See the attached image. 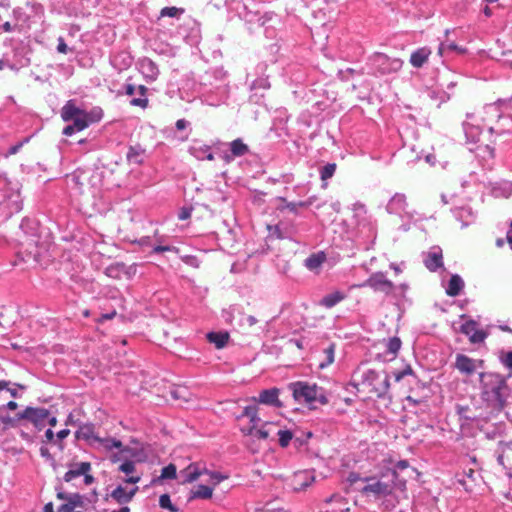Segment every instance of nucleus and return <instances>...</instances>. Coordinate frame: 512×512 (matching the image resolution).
Returning <instances> with one entry per match:
<instances>
[{
  "mask_svg": "<svg viewBox=\"0 0 512 512\" xmlns=\"http://www.w3.org/2000/svg\"><path fill=\"white\" fill-rule=\"evenodd\" d=\"M20 228L26 236L24 242H21V248L16 252V261L14 264L21 262L31 267L43 265L48 257L49 243L41 240V227L37 220L24 218L21 221Z\"/></svg>",
  "mask_w": 512,
  "mask_h": 512,
  "instance_id": "obj_1",
  "label": "nucleus"
},
{
  "mask_svg": "<svg viewBox=\"0 0 512 512\" xmlns=\"http://www.w3.org/2000/svg\"><path fill=\"white\" fill-rule=\"evenodd\" d=\"M379 377L380 375L376 370L368 369L362 375V383L371 386V392L375 393L378 398L384 399L390 388V377L385 373V378L377 384Z\"/></svg>",
  "mask_w": 512,
  "mask_h": 512,
  "instance_id": "obj_7",
  "label": "nucleus"
},
{
  "mask_svg": "<svg viewBox=\"0 0 512 512\" xmlns=\"http://www.w3.org/2000/svg\"><path fill=\"white\" fill-rule=\"evenodd\" d=\"M456 411L462 436L475 437L480 430V407L472 399L470 403L457 404Z\"/></svg>",
  "mask_w": 512,
  "mask_h": 512,
  "instance_id": "obj_5",
  "label": "nucleus"
},
{
  "mask_svg": "<svg viewBox=\"0 0 512 512\" xmlns=\"http://www.w3.org/2000/svg\"><path fill=\"white\" fill-rule=\"evenodd\" d=\"M497 452V462L500 465L506 467V462L508 465H512V440L509 442L499 441Z\"/></svg>",
  "mask_w": 512,
  "mask_h": 512,
  "instance_id": "obj_32",
  "label": "nucleus"
},
{
  "mask_svg": "<svg viewBox=\"0 0 512 512\" xmlns=\"http://www.w3.org/2000/svg\"><path fill=\"white\" fill-rule=\"evenodd\" d=\"M139 71L145 79L154 81L159 75L157 64L148 57H143L138 61Z\"/></svg>",
  "mask_w": 512,
  "mask_h": 512,
  "instance_id": "obj_24",
  "label": "nucleus"
},
{
  "mask_svg": "<svg viewBox=\"0 0 512 512\" xmlns=\"http://www.w3.org/2000/svg\"><path fill=\"white\" fill-rule=\"evenodd\" d=\"M464 288V281L458 274L451 275L447 287L446 294L450 297L458 296Z\"/></svg>",
  "mask_w": 512,
  "mask_h": 512,
  "instance_id": "obj_38",
  "label": "nucleus"
},
{
  "mask_svg": "<svg viewBox=\"0 0 512 512\" xmlns=\"http://www.w3.org/2000/svg\"><path fill=\"white\" fill-rule=\"evenodd\" d=\"M152 480H177V466L173 463L164 466L161 474L153 477Z\"/></svg>",
  "mask_w": 512,
  "mask_h": 512,
  "instance_id": "obj_47",
  "label": "nucleus"
},
{
  "mask_svg": "<svg viewBox=\"0 0 512 512\" xmlns=\"http://www.w3.org/2000/svg\"><path fill=\"white\" fill-rule=\"evenodd\" d=\"M179 474L182 480H197L203 475L209 476V480H227L229 478L227 474L208 469L205 462L190 463L187 467L181 469Z\"/></svg>",
  "mask_w": 512,
  "mask_h": 512,
  "instance_id": "obj_6",
  "label": "nucleus"
},
{
  "mask_svg": "<svg viewBox=\"0 0 512 512\" xmlns=\"http://www.w3.org/2000/svg\"><path fill=\"white\" fill-rule=\"evenodd\" d=\"M382 478L396 480L397 469L392 459L384 462V464L380 467L377 475L361 477L359 474L351 472L346 480H381Z\"/></svg>",
  "mask_w": 512,
  "mask_h": 512,
  "instance_id": "obj_13",
  "label": "nucleus"
},
{
  "mask_svg": "<svg viewBox=\"0 0 512 512\" xmlns=\"http://www.w3.org/2000/svg\"><path fill=\"white\" fill-rule=\"evenodd\" d=\"M118 471L126 475V477L122 478V480H141V476L132 475L135 472V463L131 459L124 458V460L118 467Z\"/></svg>",
  "mask_w": 512,
  "mask_h": 512,
  "instance_id": "obj_41",
  "label": "nucleus"
},
{
  "mask_svg": "<svg viewBox=\"0 0 512 512\" xmlns=\"http://www.w3.org/2000/svg\"><path fill=\"white\" fill-rule=\"evenodd\" d=\"M445 51L456 52L457 54L462 55V54L467 53V48L459 46L454 42H449V43L441 42L438 47V54L440 56H443Z\"/></svg>",
  "mask_w": 512,
  "mask_h": 512,
  "instance_id": "obj_49",
  "label": "nucleus"
},
{
  "mask_svg": "<svg viewBox=\"0 0 512 512\" xmlns=\"http://www.w3.org/2000/svg\"><path fill=\"white\" fill-rule=\"evenodd\" d=\"M280 389L277 387L263 389L260 391L258 397H252V401L256 404H264L275 408H282L284 403L279 399Z\"/></svg>",
  "mask_w": 512,
  "mask_h": 512,
  "instance_id": "obj_17",
  "label": "nucleus"
},
{
  "mask_svg": "<svg viewBox=\"0 0 512 512\" xmlns=\"http://www.w3.org/2000/svg\"><path fill=\"white\" fill-rule=\"evenodd\" d=\"M180 259L186 265H189V266H191L193 268H199L200 267V260L195 255H180Z\"/></svg>",
  "mask_w": 512,
  "mask_h": 512,
  "instance_id": "obj_58",
  "label": "nucleus"
},
{
  "mask_svg": "<svg viewBox=\"0 0 512 512\" xmlns=\"http://www.w3.org/2000/svg\"><path fill=\"white\" fill-rule=\"evenodd\" d=\"M214 488L208 485L200 484L191 490L190 499H209L212 496Z\"/></svg>",
  "mask_w": 512,
  "mask_h": 512,
  "instance_id": "obj_46",
  "label": "nucleus"
},
{
  "mask_svg": "<svg viewBox=\"0 0 512 512\" xmlns=\"http://www.w3.org/2000/svg\"><path fill=\"white\" fill-rule=\"evenodd\" d=\"M124 458L134 461V463H144L148 461V452L145 446L132 447L131 445H124L120 450Z\"/></svg>",
  "mask_w": 512,
  "mask_h": 512,
  "instance_id": "obj_23",
  "label": "nucleus"
},
{
  "mask_svg": "<svg viewBox=\"0 0 512 512\" xmlns=\"http://www.w3.org/2000/svg\"><path fill=\"white\" fill-rule=\"evenodd\" d=\"M455 367L460 373L469 376L475 372L476 363L474 359L459 353L456 355Z\"/></svg>",
  "mask_w": 512,
  "mask_h": 512,
  "instance_id": "obj_27",
  "label": "nucleus"
},
{
  "mask_svg": "<svg viewBox=\"0 0 512 512\" xmlns=\"http://www.w3.org/2000/svg\"><path fill=\"white\" fill-rule=\"evenodd\" d=\"M61 119L68 123L63 130L64 136H72L81 132L89 126L99 123L104 111L100 106H94L89 111L77 105L76 99H69L60 110Z\"/></svg>",
  "mask_w": 512,
  "mask_h": 512,
  "instance_id": "obj_2",
  "label": "nucleus"
},
{
  "mask_svg": "<svg viewBox=\"0 0 512 512\" xmlns=\"http://www.w3.org/2000/svg\"><path fill=\"white\" fill-rule=\"evenodd\" d=\"M16 193H20L19 183L8 179L6 173H0V198H7Z\"/></svg>",
  "mask_w": 512,
  "mask_h": 512,
  "instance_id": "obj_28",
  "label": "nucleus"
},
{
  "mask_svg": "<svg viewBox=\"0 0 512 512\" xmlns=\"http://www.w3.org/2000/svg\"><path fill=\"white\" fill-rule=\"evenodd\" d=\"M70 434V430L68 428L62 429L55 434V445L59 448L60 451H63L65 445L63 440L66 439Z\"/></svg>",
  "mask_w": 512,
  "mask_h": 512,
  "instance_id": "obj_57",
  "label": "nucleus"
},
{
  "mask_svg": "<svg viewBox=\"0 0 512 512\" xmlns=\"http://www.w3.org/2000/svg\"><path fill=\"white\" fill-rule=\"evenodd\" d=\"M147 157L146 149L141 144L129 145L126 153L128 164L143 165Z\"/></svg>",
  "mask_w": 512,
  "mask_h": 512,
  "instance_id": "obj_25",
  "label": "nucleus"
},
{
  "mask_svg": "<svg viewBox=\"0 0 512 512\" xmlns=\"http://www.w3.org/2000/svg\"><path fill=\"white\" fill-rule=\"evenodd\" d=\"M136 91L138 92V94L141 97L132 98L130 100V105L136 106V107H141L143 109L147 108L148 104H149V100L146 96L147 92H148V88L145 85H139L138 87H136Z\"/></svg>",
  "mask_w": 512,
  "mask_h": 512,
  "instance_id": "obj_45",
  "label": "nucleus"
},
{
  "mask_svg": "<svg viewBox=\"0 0 512 512\" xmlns=\"http://www.w3.org/2000/svg\"><path fill=\"white\" fill-rule=\"evenodd\" d=\"M346 298V294L343 291L336 290L332 293L326 294L321 300L320 305L326 308H332L339 302Z\"/></svg>",
  "mask_w": 512,
  "mask_h": 512,
  "instance_id": "obj_40",
  "label": "nucleus"
},
{
  "mask_svg": "<svg viewBox=\"0 0 512 512\" xmlns=\"http://www.w3.org/2000/svg\"><path fill=\"white\" fill-rule=\"evenodd\" d=\"M23 207V200L20 193L11 194L7 198H0V222L11 218L20 212Z\"/></svg>",
  "mask_w": 512,
  "mask_h": 512,
  "instance_id": "obj_10",
  "label": "nucleus"
},
{
  "mask_svg": "<svg viewBox=\"0 0 512 512\" xmlns=\"http://www.w3.org/2000/svg\"><path fill=\"white\" fill-rule=\"evenodd\" d=\"M402 345V341L399 337L394 336L388 339L386 345V352L392 354L394 357L400 350Z\"/></svg>",
  "mask_w": 512,
  "mask_h": 512,
  "instance_id": "obj_52",
  "label": "nucleus"
},
{
  "mask_svg": "<svg viewBox=\"0 0 512 512\" xmlns=\"http://www.w3.org/2000/svg\"><path fill=\"white\" fill-rule=\"evenodd\" d=\"M229 146H230L231 155H225V157H224L225 160L228 162L235 157H242V156L248 154L250 151L248 145L245 144L241 138H237V139L233 140L229 144Z\"/></svg>",
  "mask_w": 512,
  "mask_h": 512,
  "instance_id": "obj_33",
  "label": "nucleus"
},
{
  "mask_svg": "<svg viewBox=\"0 0 512 512\" xmlns=\"http://www.w3.org/2000/svg\"><path fill=\"white\" fill-rule=\"evenodd\" d=\"M185 13L184 8H178V7H164L160 11V18L162 17H170V18H176L179 19L181 15Z\"/></svg>",
  "mask_w": 512,
  "mask_h": 512,
  "instance_id": "obj_50",
  "label": "nucleus"
},
{
  "mask_svg": "<svg viewBox=\"0 0 512 512\" xmlns=\"http://www.w3.org/2000/svg\"><path fill=\"white\" fill-rule=\"evenodd\" d=\"M251 90H267L270 88V82L268 77H258L254 79L250 84Z\"/></svg>",
  "mask_w": 512,
  "mask_h": 512,
  "instance_id": "obj_54",
  "label": "nucleus"
},
{
  "mask_svg": "<svg viewBox=\"0 0 512 512\" xmlns=\"http://www.w3.org/2000/svg\"><path fill=\"white\" fill-rule=\"evenodd\" d=\"M152 250L150 252V254H160V253H163V252H174L176 254H178L180 252V249L176 246H172V245H161V244H157V245H152Z\"/></svg>",
  "mask_w": 512,
  "mask_h": 512,
  "instance_id": "obj_55",
  "label": "nucleus"
},
{
  "mask_svg": "<svg viewBox=\"0 0 512 512\" xmlns=\"http://www.w3.org/2000/svg\"><path fill=\"white\" fill-rule=\"evenodd\" d=\"M336 168V163H327L319 169L320 179L323 182V188L327 187V180L334 176Z\"/></svg>",
  "mask_w": 512,
  "mask_h": 512,
  "instance_id": "obj_48",
  "label": "nucleus"
},
{
  "mask_svg": "<svg viewBox=\"0 0 512 512\" xmlns=\"http://www.w3.org/2000/svg\"><path fill=\"white\" fill-rule=\"evenodd\" d=\"M358 287H369L374 292H381L385 295H390L395 289V284L386 278L384 272L378 271L372 273L363 283L359 284Z\"/></svg>",
  "mask_w": 512,
  "mask_h": 512,
  "instance_id": "obj_8",
  "label": "nucleus"
},
{
  "mask_svg": "<svg viewBox=\"0 0 512 512\" xmlns=\"http://www.w3.org/2000/svg\"><path fill=\"white\" fill-rule=\"evenodd\" d=\"M76 440H84L89 446H95L97 434L95 433V424L92 422L79 423L78 429L74 433Z\"/></svg>",
  "mask_w": 512,
  "mask_h": 512,
  "instance_id": "obj_21",
  "label": "nucleus"
},
{
  "mask_svg": "<svg viewBox=\"0 0 512 512\" xmlns=\"http://www.w3.org/2000/svg\"><path fill=\"white\" fill-rule=\"evenodd\" d=\"M372 61L377 72L381 75L396 73L403 66V61L400 58H391L384 53H375Z\"/></svg>",
  "mask_w": 512,
  "mask_h": 512,
  "instance_id": "obj_9",
  "label": "nucleus"
},
{
  "mask_svg": "<svg viewBox=\"0 0 512 512\" xmlns=\"http://www.w3.org/2000/svg\"><path fill=\"white\" fill-rule=\"evenodd\" d=\"M406 205V197L404 194L396 193L389 200L386 210L390 214L400 213L404 210Z\"/></svg>",
  "mask_w": 512,
  "mask_h": 512,
  "instance_id": "obj_36",
  "label": "nucleus"
},
{
  "mask_svg": "<svg viewBox=\"0 0 512 512\" xmlns=\"http://www.w3.org/2000/svg\"><path fill=\"white\" fill-rule=\"evenodd\" d=\"M130 485H118L110 492V497L118 504L124 505L129 503L139 488L135 485L137 482H125Z\"/></svg>",
  "mask_w": 512,
  "mask_h": 512,
  "instance_id": "obj_15",
  "label": "nucleus"
},
{
  "mask_svg": "<svg viewBox=\"0 0 512 512\" xmlns=\"http://www.w3.org/2000/svg\"><path fill=\"white\" fill-rule=\"evenodd\" d=\"M463 129L466 138L465 144L471 153H475L479 148L478 142L480 140V126L465 121L463 123Z\"/></svg>",
  "mask_w": 512,
  "mask_h": 512,
  "instance_id": "obj_19",
  "label": "nucleus"
},
{
  "mask_svg": "<svg viewBox=\"0 0 512 512\" xmlns=\"http://www.w3.org/2000/svg\"><path fill=\"white\" fill-rule=\"evenodd\" d=\"M252 193H253V202L254 203L261 205L265 202L264 196L267 195L266 192H264L262 190L254 189V190H252Z\"/></svg>",
  "mask_w": 512,
  "mask_h": 512,
  "instance_id": "obj_64",
  "label": "nucleus"
},
{
  "mask_svg": "<svg viewBox=\"0 0 512 512\" xmlns=\"http://www.w3.org/2000/svg\"><path fill=\"white\" fill-rule=\"evenodd\" d=\"M159 506L162 509H167L171 512H178L179 509L171 502L168 494H162L159 498Z\"/></svg>",
  "mask_w": 512,
  "mask_h": 512,
  "instance_id": "obj_56",
  "label": "nucleus"
},
{
  "mask_svg": "<svg viewBox=\"0 0 512 512\" xmlns=\"http://www.w3.org/2000/svg\"><path fill=\"white\" fill-rule=\"evenodd\" d=\"M423 256V263L430 272H436L444 266L442 249L439 246H433Z\"/></svg>",
  "mask_w": 512,
  "mask_h": 512,
  "instance_id": "obj_18",
  "label": "nucleus"
},
{
  "mask_svg": "<svg viewBox=\"0 0 512 512\" xmlns=\"http://www.w3.org/2000/svg\"><path fill=\"white\" fill-rule=\"evenodd\" d=\"M326 260V254L323 251H319L317 253H312L309 255L305 261L304 265L309 270H315L319 268Z\"/></svg>",
  "mask_w": 512,
  "mask_h": 512,
  "instance_id": "obj_42",
  "label": "nucleus"
},
{
  "mask_svg": "<svg viewBox=\"0 0 512 512\" xmlns=\"http://www.w3.org/2000/svg\"><path fill=\"white\" fill-rule=\"evenodd\" d=\"M485 188L494 198H508L512 194V182L506 180L489 182Z\"/></svg>",
  "mask_w": 512,
  "mask_h": 512,
  "instance_id": "obj_22",
  "label": "nucleus"
},
{
  "mask_svg": "<svg viewBox=\"0 0 512 512\" xmlns=\"http://www.w3.org/2000/svg\"><path fill=\"white\" fill-rule=\"evenodd\" d=\"M272 201L274 204L275 212L279 214H283L286 211L292 213L295 216L300 214L296 202H290L282 196H277Z\"/></svg>",
  "mask_w": 512,
  "mask_h": 512,
  "instance_id": "obj_30",
  "label": "nucleus"
},
{
  "mask_svg": "<svg viewBox=\"0 0 512 512\" xmlns=\"http://www.w3.org/2000/svg\"><path fill=\"white\" fill-rule=\"evenodd\" d=\"M278 442L279 446L282 448H286L290 442L294 439V434L291 430L285 429V430H279L278 433Z\"/></svg>",
  "mask_w": 512,
  "mask_h": 512,
  "instance_id": "obj_51",
  "label": "nucleus"
},
{
  "mask_svg": "<svg viewBox=\"0 0 512 512\" xmlns=\"http://www.w3.org/2000/svg\"><path fill=\"white\" fill-rule=\"evenodd\" d=\"M431 54L432 50L430 47H419L411 53L409 62L414 68H422L428 62Z\"/></svg>",
  "mask_w": 512,
  "mask_h": 512,
  "instance_id": "obj_26",
  "label": "nucleus"
},
{
  "mask_svg": "<svg viewBox=\"0 0 512 512\" xmlns=\"http://www.w3.org/2000/svg\"><path fill=\"white\" fill-rule=\"evenodd\" d=\"M283 225H284L283 221H279L275 225H268L267 226L268 235L266 237V241L273 240V239L288 238L291 231L287 227H284Z\"/></svg>",
  "mask_w": 512,
  "mask_h": 512,
  "instance_id": "obj_34",
  "label": "nucleus"
},
{
  "mask_svg": "<svg viewBox=\"0 0 512 512\" xmlns=\"http://www.w3.org/2000/svg\"><path fill=\"white\" fill-rule=\"evenodd\" d=\"M116 315L117 312L115 309H113L110 312L100 314L97 318L94 319V321L97 324H102L107 320H112Z\"/></svg>",
  "mask_w": 512,
  "mask_h": 512,
  "instance_id": "obj_61",
  "label": "nucleus"
},
{
  "mask_svg": "<svg viewBox=\"0 0 512 512\" xmlns=\"http://www.w3.org/2000/svg\"><path fill=\"white\" fill-rule=\"evenodd\" d=\"M57 42H58V43H57L56 50H57V52H58V53H61V54H67V53H68V51H74V49H73V48H70V47H68V46H67V44L65 43V40H64V38H63V37H61V36H60V37L57 39Z\"/></svg>",
  "mask_w": 512,
  "mask_h": 512,
  "instance_id": "obj_62",
  "label": "nucleus"
},
{
  "mask_svg": "<svg viewBox=\"0 0 512 512\" xmlns=\"http://www.w3.org/2000/svg\"><path fill=\"white\" fill-rule=\"evenodd\" d=\"M2 420V431H6L10 428H17L20 426L21 421H24L22 411L15 414V416L1 415Z\"/></svg>",
  "mask_w": 512,
  "mask_h": 512,
  "instance_id": "obj_44",
  "label": "nucleus"
},
{
  "mask_svg": "<svg viewBox=\"0 0 512 512\" xmlns=\"http://www.w3.org/2000/svg\"><path fill=\"white\" fill-rule=\"evenodd\" d=\"M188 152L190 155H192L193 157H195L197 160H200V161H203V160L213 161L215 159L214 154L211 151L210 145L194 144L188 148Z\"/></svg>",
  "mask_w": 512,
  "mask_h": 512,
  "instance_id": "obj_31",
  "label": "nucleus"
},
{
  "mask_svg": "<svg viewBox=\"0 0 512 512\" xmlns=\"http://www.w3.org/2000/svg\"><path fill=\"white\" fill-rule=\"evenodd\" d=\"M55 490L57 492V498L70 502L74 509L76 507L83 506V496L80 495L79 493H66L62 490L61 486H56Z\"/></svg>",
  "mask_w": 512,
  "mask_h": 512,
  "instance_id": "obj_37",
  "label": "nucleus"
},
{
  "mask_svg": "<svg viewBox=\"0 0 512 512\" xmlns=\"http://www.w3.org/2000/svg\"><path fill=\"white\" fill-rule=\"evenodd\" d=\"M24 421L31 423L37 431H41L46 425V419L50 410L44 407L27 406L22 410Z\"/></svg>",
  "mask_w": 512,
  "mask_h": 512,
  "instance_id": "obj_11",
  "label": "nucleus"
},
{
  "mask_svg": "<svg viewBox=\"0 0 512 512\" xmlns=\"http://www.w3.org/2000/svg\"><path fill=\"white\" fill-rule=\"evenodd\" d=\"M124 269H126L124 262H114L105 268L104 274L109 278L118 280L124 275Z\"/></svg>",
  "mask_w": 512,
  "mask_h": 512,
  "instance_id": "obj_43",
  "label": "nucleus"
},
{
  "mask_svg": "<svg viewBox=\"0 0 512 512\" xmlns=\"http://www.w3.org/2000/svg\"><path fill=\"white\" fill-rule=\"evenodd\" d=\"M206 339L217 349H222L228 344L230 334L227 331H210L206 334Z\"/></svg>",
  "mask_w": 512,
  "mask_h": 512,
  "instance_id": "obj_35",
  "label": "nucleus"
},
{
  "mask_svg": "<svg viewBox=\"0 0 512 512\" xmlns=\"http://www.w3.org/2000/svg\"><path fill=\"white\" fill-rule=\"evenodd\" d=\"M460 319L465 321L461 323L458 328L454 322L452 324L453 329L457 333L468 336L471 343H480V328H478V323L475 320L469 318V316L466 314L460 315Z\"/></svg>",
  "mask_w": 512,
  "mask_h": 512,
  "instance_id": "obj_12",
  "label": "nucleus"
},
{
  "mask_svg": "<svg viewBox=\"0 0 512 512\" xmlns=\"http://www.w3.org/2000/svg\"><path fill=\"white\" fill-rule=\"evenodd\" d=\"M193 209L194 208L192 205L182 206L178 212V219L182 221L189 219L191 217Z\"/></svg>",
  "mask_w": 512,
  "mask_h": 512,
  "instance_id": "obj_59",
  "label": "nucleus"
},
{
  "mask_svg": "<svg viewBox=\"0 0 512 512\" xmlns=\"http://www.w3.org/2000/svg\"><path fill=\"white\" fill-rule=\"evenodd\" d=\"M258 410V405L254 402V404L244 407L242 414L237 417L238 419L244 416L249 417L252 425L247 429L246 434L248 435H252L256 426L261 422V418L258 416Z\"/></svg>",
  "mask_w": 512,
  "mask_h": 512,
  "instance_id": "obj_29",
  "label": "nucleus"
},
{
  "mask_svg": "<svg viewBox=\"0 0 512 512\" xmlns=\"http://www.w3.org/2000/svg\"><path fill=\"white\" fill-rule=\"evenodd\" d=\"M335 344L331 343L327 348L324 349L326 355V361L319 364L320 369H324L334 362Z\"/></svg>",
  "mask_w": 512,
  "mask_h": 512,
  "instance_id": "obj_53",
  "label": "nucleus"
},
{
  "mask_svg": "<svg viewBox=\"0 0 512 512\" xmlns=\"http://www.w3.org/2000/svg\"><path fill=\"white\" fill-rule=\"evenodd\" d=\"M94 448H103L105 451H112L113 449L121 450L123 447L122 441L113 437L102 438L97 436Z\"/></svg>",
  "mask_w": 512,
  "mask_h": 512,
  "instance_id": "obj_39",
  "label": "nucleus"
},
{
  "mask_svg": "<svg viewBox=\"0 0 512 512\" xmlns=\"http://www.w3.org/2000/svg\"><path fill=\"white\" fill-rule=\"evenodd\" d=\"M397 469L396 480H416L421 473L416 467L412 466L408 460H399L395 462Z\"/></svg>",
  "mask_w": 512,
  "mask_h": 512,
  "instance_id": "obj_20",
  "label": "nucleus"
},
{
  "mask_svg": "<svg viewBox=\"0 0 512 512\" xmlns=\"http://www.w3.org/2000/svg\"><path fill=\"white\" fill-rule=\"evenodd\" d=\"M227 200H228V197H227V195L223 191H221L219 189L213 191V193H212V201L214 203H224Z\"/></svg>",
  "mask_w": 512,
  "mask_h": 512,
  "instance_id": "obj_63",
  "label": "nucleus"
},
{
  "mask_svg": "<svg viewBox=\"0 0 512 512\" xmlns=\"http://www.w3.org/2000/svg\"><path fill=\"white\" fill-rule=\"evenodd\" d=\"M392 482H374L360 489L362 496L369 500H379L392 492Z\"/></svg>",
  "mask_w": 512,
  "mask_h": 512,
  "instance_id": "obj_14",
  "label": "nucleus"
},
{
  "mask_svg": "<svg viewBox=\"0 0 512 512\" xmlns=\"http://www.w3.org/2000/svg\"><path fill=\"white\" fill-rule=\"evenodd\" d=\"M287 389L291 392L295 402L308 404L309 409H316L314 403L327 405L329 403L328 391L307 381H294L287 384Z\"/></svg>",
  "mask_w": 512,
  "mask_h": 512,
  "instance_id": "obj_4",
  "label": "nucleus"
},
{
  "mask_svg": "<svg viewBox=\"0 0 512 512\" xmlns=\"http://www.w3.org/2000/svg\"><path fill=\"white\" fill-rule=\"evenodd\" d=\"M508 395V386L504 377L499 374L482 373V404L490 409V413L504 408Z\"/></svg>",
  "mask_w": 512,
  "mask_h": 512,
  "instance_id": "obj_3",
  "label": "nucleus"
},
{
  "mask_svg": "<svg viewBox=\"0 0 512 512\" xmlns=\"http://www.w3.org/2000/svg\"><path fill=\"white\" fill-rule=\"evenodd\" d=\"M91 463L90 462H72L68 465V470L65 473L63 480H73L75 478L83 476V480H95L90 474Z\"/></svg>",
  "mask_w": 512,
  "mask_h": 512,
  "instance_id": "obj_16",
  "label": "nucleus"
},
{
  "mask_svg": "<svg viewBox=\"0 0 512 512\" xmlns=\"http://www.w3.org/2000/svg\"><path fill=\"white\" fill-rule=\"evenodd\" d=\"M30 140V137H26L23 140L17 142L16 144L12 145L8 151L5 153L6 157H9L10 155H14L19 152V150L22 148V146L27 143Z\"/></svg>",
  "mask_w": 512,
  "mask_h": 512,
  "instance_id": "obj_60",
  "label": "nucleus"
}]
</instances>
